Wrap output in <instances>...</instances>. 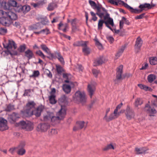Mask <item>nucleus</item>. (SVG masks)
<instances>
[{
  "instance_id": "obj_39",
  "label": "nucleus",
  "mask_w": 157,
  "mask_h": 157,
  "mask_svg": "<svg viewBox=\"0 0 157 157\" xmlns=\"http://www.w3.org/2000/svg\"><path fill=\"white\" fill-rule=\"evenodd\" d=\"M150 63L151 65H155L157 64V56L153 57L150 58L149 59Z\"/></svg>"
},
{
  "instance_id": "obj_47",
  "label": "nucleus",
  "mask_w": 157,
  "mask_h": 157,
  "mask_svg": "<svg viewBox=\"0 0 157 157\" xmlns=\"http://www.w3.org/2000/svg\"><path fill=\"white\" fill-rule=\"evenodd\" d=\"M110 149H114L113 146L111 144H108L106 147H104L103 148V150L106 151Z\"/></svg>"
},
{
  "instance_id": "obj_35",
  "label": "nucleus",
  "mask_w": 157,
  "mask_h": 157,
  "mask_svg": "<svg viewBox=\"0 0 157 157\" xmlns=\"http://www.w3.org/2000/svg\"><path fill=\"white\" fill-rule=\"evenodd\" d=\"M87 41H78L73 44V45L75 46H81L82 47L86 45V43H87Z\"/></svg>"
},
{
  "instance_id": "obj_29",
  "label": "nucleus",
  "mask_w": 157,
  "mask_h": 157,
  "mask_svg": "<svg viewBox=\"0 0 157 157\" xmlns=\"http://www.w3.org/2000/svg\"><path fill=\"white\" fill-rule=\"evenodd\" d=\"M103 57L100 56L96 59L94 62V66H97L102 64L103 63Z\"/></svg>"
},
{
  "instance_id": "obj_10",
  "label": "nucleus",
  "mask_w": 157,
  "mask_h": 157,
  "mask_svg": "<svg viewBox=\"0 0 157 157\" xmlns=\"http://www.w3.org/2000/svg\"><path fill=\"white\" fill-rule=\"evenodd\" d=\"M97 11L96 14L101 19L105 13H107V10H106L104 8L102 7L101 5L98 7H97Z\"/></svg>"
},
{
  "instance_id": "obj_13",
  "label": "nucleus",
  "mask_w": 157,
  "mask_h": 157,
  "mask_svg": "<svg viewBox=\"0 0 157 157\" xmlns=\"http://www.w3.org/2000/svg\"><path fill=\"white\" fill-rule=\"evenodd\" d=\"M145 110L150 114V116H153L154 114L156 113V111L153 107L151 108L148 104H147L144 108Z\"/></svg>"
},
{
  "instance_id": "obj_38",
  "label": "nucleus",
  "mask_w": 157,
  "mask_h": 157,
  "mask_svg": "<svg viewBox=\"0 0 157 157\" xmlns=\"http://www.w3.org/2000/svg\"><path fill=\"white\" fill-rule=\"evenodd\" d=\"M23 13L24 14L28 12L30 10V6L27 5L22 6Z\"/></svg>"
},
{
  "instance_id": "obj_63",
  "label": "nucleus",
  "mask_w": 157,
  "mask_h": 157,
  "mask_svg": "<svg viewBox=\"0 0 157 157\" xmlns=\"http://www.w3.org/2000/svg\"><path fill=\"white\" fill-rule=\"evenodd\" d=\"M31 93V90L28 89L25 90L24 93L23 94L24 96H28L29 94Z\"/></svg>"
},
{
  "instance_id": "obj_53",
  "label": "nucleus",
  "mask_w": 157,
  "mask_h": 157,
  "mask_svg": "<svg viewBox=\"0 0 157 157\" xmlns=\"http://www.w3.org/2000/svg\"><path fill=\"white\" fill-rule=\"evenodd\" d=\"M7 50V51H5V54L8 55H10L11 56H12L13 55H17L18 54V53L17 52L15 51L13 53H11L10 51L8 50Z\"/></svg>"
},
{
  "instance_id": "obj_27",
  "label": "nucleus",
  "mask_w": 157,
  "mask_h": 157,
  "mask_svg": "<svg viewBox=\"0 0 157 157\" xmlns=\"http://www.w3.org/2000/svg\"><path fill=\"white\" fill-rule=\"evenodd\" d=\"M40 23H37L36 24H33L28 27L29 30L30 31H34L35 30L39 29L41 28Z\"/></svg>"
},
{
  "instance_id": "obj_5",
  "label": "nucleus",
  "mask_w": 157,
  "mask_h": 157,
  "mask_svg": "<svg viewBox=\"0 0 157 157\" xmlns=\"http://www.w3.org/2000/svg\"><path fill=\"white\" fill-rule=\"evenodd\" d=\"M17 6V2L13 0H10L8 2L0 0V8L3 7L5 9H9L10 7H16Z\"/></svg>"
},
{
  "instance_id": "obj_16",
  "label": "nucleus",
  "mask_w": 157,
  "mask_h": 157,
  "mask_svg": "<svg viewBox=\"0 0 157 157\" xmlns=\"http://www.w3.org/2000/svg\"><path fill=\"white\" fill-rule=\"evenodd\" d=\"M3 46L7 50L13 48L16 49L17 47L15 43L12 40H9L8 43L6 44H3Z\"/></svg>"
},
{
  "instance_id": "obj_21",
  "label": "nucleus",
  "mask_w": 157,
  "mask_h": 157,
  "mask_svg": "<svg viewBox=\"0 0 157 157\" xmlns=\"http://www.w3.org/2000/svg\"><path fill=\"white\" fill-rule=\"evenodd\" d=\"M68 98L64 95H62L59 99V103L61 105V108H62L63 106H65L67 104Z\"/></svg>"
},
{
  "instance_id": "obj_50",
  "label": "nucleus",
  "mask_w": 157,
  "mask_h": 157,
  "mask_svg": "<svg viewBox=\"0 0 157 157\" xmlns=\"http://www.w3.org/2000/svg\"><path fill=\"white\" fill-rule=\"evenodd\" d=\"M25 153V150L23 148H21L18 149L17 151V153L19 155H23Z\"/></svg>"
},
{
  "instance_id": "obj_20",
  "label": "nucleus",
  "mask_w": 157,
  "mask_h": 157,
  "mask_svg": "<svg viewBox=\"0 0 157 157\" xmlns=\"http://www.w3.org/2000/svg\"><path fill=\"white\" fill-rule=\"evenodd\" d=\"M142 42L141 39L140 37L137 38L135 45V51L137 52H139L142 45Z\"/></svg>"
},
{
  "instance_id": "obj_34",
  "label": "nucleus",
  "mask_w": 157,
  "mask_h": 157,
  "mask_svg": "<svg viewBox=\"0 0 157 157\" xmlns=\"http://www.w3.org/2000/svg\"><path fill=\"white\" fill-rule=\"evenodd\" d=\"M63 88L64 92L67 94H68L71 92V86L69 85L64 84L63 86Z\"/></svg>"
},
{
  "instance_id": "obj_28",
  "label": "nucleus",
  "mask_w": 157,
  "mask_h": 157,
  "mask_svg": "<svg viewBox=\"0 0 157 157\" xmlns=\"http://www.w3.org/2000/svg\"><path fill=\"white\" fill-rule=\"evenodd\" d=\"M54 54L56 56V58H54L53 59H55L56 58H57L61 63L63 65H64L65 63L64 59L63 56L61 55L60 53L59 52H57L55 53V54Z\"/></svg>"
},
{
  "instance_id": "obj_6",
  "label": "nucleus",
  "mask_w": 157,
  "mask_h": 157,
  "mask_svg": "<svg viewBox=\"0 0 157 157\" xmlns=\"http://www.w3.org/2000/svg\"><path fill=\"white\" fill-rule=\"evenodd\" d=\"M125 114L127 119L128 120L134 118L135 116L134 111L129 105L127 106L125 110Z\"/></svg>"
},
{
  "instance_id": "obj_24",
  "label": "nucleus",
  "mask_w": 157,
  "mask_h": 157,
  "mask_svg": "<svg viewBox=\"0 0 157 157\" xmlns=\"http://www.w3.org/2000/svg\"><path fill=\"white\" fill-rule=\"evenodd\" d=\"M58 29L62 30L63 32H66L67 29H69V26L68 24L66 23L63 24L61 22L58 25Z\"/></svg>"
},
{
  "instance_id": "obj_40",
  "label": "nucleus",
  "mask_w": 157,
  "mask_h": 157,
  "mask_svg": "<svg viewBox=\"0 0 157 157\" xmlns=\"http://www.w3.org/2000/svg\"><path fill=\"white\" fill-rule=\"evenodd\" d=\"M49 30L47 29H43L41 31L39 32H35L34 31L33 33L35 34H39L41 33H45L46 34H48L49 33Z\"/></svg>"
},
{
  "instance_id": "obj_11",
  "label": "nucleus",
  "mask_w": 157,
  "mask_h": 157,
  "mask_svg": "<svg viewBox=\"0 0 157 157\" xmlns=\"http://www.w3.org/2000/svg\"><path fill=\"white\" fill-rule=\"evenodd\" d=\"M20 118V115L19 114L15 112L9 115L8 118L9 121L11 123H14L17 119Z\"/></svg>"
},
{
  "instance_id": "obj_30",
  "label": "nucleus",
  "mask_w": 157,
  "mask_h": 157,
  "mask_svg": "<svg viewBox=\"0 0 157 157\" xmlns=\"http://www.w3.org/2000/svg\"><path fill=\"white\" fill-rule=\"evenodd\" d=\"M87 43H86V45L83 47L82 51L85 55H87L90 53V49L87 45Z\"/></svg>"
},
{
  "instance_id": "obj_58",
  "label": "nucleus",
  "mask_w": 157,
  "mask_h": 157,
  "mask_svg": "<svg viewBox=\"0 0 157 157\" xmlns=\"http://www.w3.org/2000/svg\"><path fill=\"white\" fill-rule=\"evenodd\" d=\"M92 72L95 77L97 78V75L99 73V71L96 69H94L92 70Z\"/></svg>"
},
{
  "instance_id": "obj_49",
  "label": "nucleus",
  "mask_w": 157,
  "mask_h": 157,
  "mask_svg": "<svg viewBox=\"0 0 157 157\" xmlns=\"http://www.w3.org/2000/svg\"><path fill=\"white\" fill-rule=\"evenodd\" d=\"M41 23L43 25H48L49 23V21L46 17L43 18L41 21Z\"/></svg>"
},
{
  "instance_id": "obj_2",
  "label": "nucleus",
  "mask_w": 157,
  "mask_h": 157,
  "mask_svg": "<svg viewBox=\"0 0 157 157\" xmlns=\"http://www.w3.org/2000/svg\"><path fill=\"white\" fill-rule=\"evenodd\" d=\"M36 104L33 101H29L26 104L23 110L21 111V114L24 117L30 116L33 114V110Z\"/></svg>"
},
{
  "instance_id": "obj_32",
  "label": "nucleus",
  "mask_w": 157,
  "mask_h": 157,
  "mask_svg": "<svg viewBox=\"0 0 157 157\" xmlns=\"http://www.w3.org/2000/svg\"><path fill=\"white\" fill-rule=\"evenodd\" d=\"M147 150L144 147H141L140 148L136 147L135 149V151L136 152L137 154L145 153Z\"/></svg>"
},
{
  "instance_id": "obj_7",
  "label": "nucleus",
  "mask_w": 157,
  "mask_h": 157,
  "mask_svg": "<svg viewBox=\"0 0 157 157\" xmlns=\"http://www.w3.org/2000/svg\"><path fill=\"white\" fill-rule=\"evenodd\" d=\"M19 124L22 128L26 130L31 131L33 128V124L30 122L22 121H20Z\"/></svg>"
},
{
  "instance_id": "obj_25",
  "label": "nucleus",
  "mask_w": 157,
  "mask_h": 157,
  "mask_svg": "<svg viewBox=\"0 0 157 157\" xmlns=\"http://www.w3.org/2000/svg\"><path fill=\"white\" fill-rule=\"evenodd\" d=\"M56 67L57 74L59 75H61L65 72L64 68L59 64H56Z\"/></svg>"
},
{
  "instance_id": "obj_33",
  "label": "nucleus",
  "mask_w": 157,
  "mask_h": 157,
  "mask_svg": "<svg viewBox=\"0 0 157 157\" xmlns=\"http://www.w3.org/2000/svg\"><path fill=\"white\" fill-rule=\"evenodd\" d=\"M25 56L29 59L33 57V54L32 51L28 49L25 52Z\"/></svg>"
},
{
  "instance_id": "obj_23",
  "label": "nucleus",
  "mask_w": 157,
  "mask_h": 157,
  "mask_svg": "<svg viewBox=\"0 0 157 157\" xmlns=\"http://www.w3.org/2000/svg\"><path fill=\"white\" fill-rule=\"evenodd\" d=\"M44 109V107L42 105L39 106L36 109L33 110V115H35L36 117H39L41 114V112Z\"/></svg>"
},
{
  "instance_id": "obj_52",
  "label": "nucleus",
  "mask_w": 157,
  "mask_h": 157,
  "mask_svg": "<svg viewBox=\"0 0 157 157\" xmlns=\"http://www.w3.org/2000/svg\"><path fill=\"white\" fill-rule=\"evenodd\" d=\"M96 45L99 49H101L102 48V45L99 42L97 38H95Z\"/></svg>"
},
{
  "instance_id": "obj_4",
  "label": "nucleus",
  "mask_w": 157,
  "mask_h": 157,
  "mask_svg": "<svg viewBox=\"0 0 157 157\" xmlns=\"http://www.w3.org/2000/svg\"><path fill=\"white\" fill-rule=\"evenodd\" d=\"M73 98L75 101L80 102L82 104L85 103L86 101L85 93L79 91L75 93Z\"/></svg>"
},
{
  "instance_id": "obj_54",
  "label": "nucleus",
  "mask_w": 157,
  "mask_h": 157,
  "mask_svg": "<svg viewBox=\"0 0 157 157\" xmlns=\"http://www.w3.org/2000/svg\"><path fill=\"white\" fill-rule=\"evenodd\" d=\"M36 53L37 54L41 57L43 59H44L45 57V56L40 50H39L36 51Z\"/></svg>"
},
{
  "instance_id": "obj_14",
  "label": "nucleus",
  "mask_w": 157,
  "mask_h": 157,
  "mask_svg": "<svg viewBox=\"0 0 157 157\" xmlns=\"http://www.w3.org/2000/svg\"><path fill=\"white\" fill-rule=\"evenodd\" d=\"M7 121L2 117L0 118V130L4 131L8 129V127L7 124Z\"/></svg>"
},
{
  "instance_id": "obj_22",
  "label": "nucleus",
  "mask_w": 157,
  "mask_h": 157,
  "mask_svg": "<svg viewBox=\"0 0 157 157\" xmlns=\"http://www.w3.org/2000/svg\"><path fill=\"white\" fill-rule=\"evenodd\" d=\"M104 23L105 24V26L111 30L113 31V29L109 26V25H111L112 26H114V24L113 19L112 18H109V19L104 20Z\"/></svg>"
},
{
  "instance_id": "obj_46",
  "label": "nucleus",
  "mask_w": 157,
  "mask_h": 157,
  "mask_svg": "<svg viewBox=\"0 0 157 157\" xmlns=\"http://www.w3.org/2000/svg\"><path fill=\"white\" fill-rule=\"evenodd\" d=\"M40 75V72L38 71H34L33 72V74L32 75H30V77L33 78H37Z\"/></svg>"
},
{
  "instance_id": "obj_3",
  "label": "nucleus",
  "mask_w": 157,
  "mask_h": 157,
  "mask_svg": "<svg viewBox=\"0 0 157 157\" xmlns=\"http://www.w3.org/2000/svg\"><path fill=\"white\" fill-rule=\"evenodd\" d=\"M66 113V110L63 108H61L57 114V116H54L52 113H51V121L52 122L56 121L59 120H62L64 118Z\"/></svg>"
},
{
  "instance_id": "obj_55",
  "label": "nucleus",
  "mask_w": 157,
  "mask_h": 157,
  "mask_svg": "<svg viewBox=\"0 0 157 157\" xmlns=\"http://www.w3.org/2000/svg\"><path fill=\"white\" fill-rule=\"evenodd\" d=\"M51 113L48 114V115L44 117V121H48L51 120Z\"/></svg>"
},
{
  "instance_id": "obj_43",
  "label": "nucleus",
  "mask_w": 157,
  "mask_h": 157,
  "mask_svg": "<svg viewBox=\"0 0 157 157\" xmlns=\"http://www.w3.org/2000/svg\"><path fill=\"white\" fill-rule=\"evenodd\" d=\"M104 23V21L103 20L100 19L99 20L98 24V29L99 30H101L102 29L103 24Z\"/></svg>"
},
{
  "instance_id": "obj_61",
  "label": "nucleus",
  "mask_w": 157,
  "mask_h": 157,
  "mask_svg": "<svg viewBox=\"0 0 157 157\" xmlns=\"http://www.w3.org/2000/svg\"><path fill=\"white\" fill-rule=\"evenodd\" d=\"M105 15H104L103 17H104L103 20H106L109 19V18H111L109 16V14L108 13L107 11V13H105Z\"/></svg>"
},
{
  "instance_id": "obj_48",
  "label": "nucleus",
  "mask_w": 157,
  "mask_h": 157,
  "mask_svg": "<svg viewBox=\"0 0 157 157\" xmlns=\"http://www.w3.org/2000/svg\"><path fill=\"white\" fill-rule=\"evenodd\" d=\"M14 109V106L10 104L8 105L5 109V111L10 112Z\"/></svg>"
},
{
  "instance_id": "obj_44",
  "label": "nucleus",
  "mask_w": 157,
  "mask_h": 157,
  "mask_svg": "<svg viewBox=\"0 0 157 157\" xmlns=\"http://www.w3.org/2000/svg\"><path fill=\"white\" fill-rule=\"evenodd\" d=\"M89 2L92 7L94 9H97V7H98L100 6H97L94 2L91 0H89Z\"/></svg>"
},
{
  "instance_id": "obj_26",
  "label": "nucleus",
  "mask_w": 157,
  "mask_h": 157,
  "mask_svg": "<svg viewBox=\"0 0 157 157\" xmlns=\"http://www.w3.org/2000/svg\"><path fill=\"white\" fill-rule=\"evenodd\" d=\"M123 67V66L122 65H120L117 67V70L116 78H121Z\"/></svg>"
},
{
  "instance_id": "obj_41",
  "label": "nucleus",
  "mask_w": 157,
  "mask_h": 157,
  "mask_svg": "<svg viewBox=\"0 0 157 157\" xmlns=\"http://www.w3.org/2000/svg\"><path fill=\"white\" fill-rule=\"evenodd\" d=\"M56 6V5L54 3H50L47 7L48 10L49 11L53 10Z\"/></svg>"
},
{
  "instance_id": "obj_56",
  "label": "nucleus",
  "mask_w": 157,
  "mask_h": 157,
  "mask_svg": "<svg viewBox=\"0 0 157 157\" xmlns=\"http://www.w3.org/2000/svg\"><path fill=\"white\" fill-rule=\"evenodd\" d=\"M123 105V104L122 103H121L120 104H119L116 107V109L114 111V113L115 114H116L117 113H117L119 109H120Z\"/></svg>"
},
{
  "instance_id": "obj_9",
  "label": "nucleus",
  "mask_w": 157,
  "mask_h": 157,
  "mask_svg": "<svg viewBox=\"0 0 157 157\" xmlns=\"http://www.w3.org/2000/svg\"><path fill=\"white\" fill-rule=\"evenodd\" d=\"M50 125L48 123H41L37 126V131L41 132L46 131L50 128Z\"/></svg>"
},
{
  "instance_id": "obj_31",
  "label": "nucleus",
  "mask_w": 157,
  "mask_h": 157,
  "mask_svg": "<svg viewBox=\"0 0 157 157\" xmlns=\"http://www.w3.org/2000/svg\"><path fill=\"white\" fill-rule=\"evenodd\" d=\"M137 85L141 89H143L145 91H152V89L150 87L143 84H138Z\"/></svg>"
},
{
  "instance_id": "obj_57",
  "label": "nucleus",
  "mask_w": 157,
  "mask_h": 157,
  "mask_svg": "<svg viewBox=\"0 0 157 157\" xmlns=\"http://www.w3.org/2000/svg\"><path fill=\"white\" fill-rule=\"evenodd\" d=\"M90 14L92 16V19L94 21H96L97 19V17L96 16L95 13L92 11H91L90 12Z\"/></svg>"
},
{
  "instance_id": "obj_42",
  "label": "nucleus",
  "mask_w": 157,
  "mask_h": 157,
  "mask_svg": "<svg viewBox=\"0 0 157 157\" xmlns=\"http://www.w3.org/2000/svg\"><path fill=\"white\" fill-rule=\"evenodd\" d=\"M143 103V101L142 100L138 98L136 100L135 102V105L136 107H138L139 105H141Z\"/></svg>"
},
{
  "instance_id": "obj_12",
  "label": "nucleus",
  "mask_w": 157,
  "mask_h": 157,
  "mask_svg": "<svg viewBox=\"0 0 157 157\" xmlns=\"http://www.w3.org/2000/svg\"><path fill=\"white\" fill-rule=\"evenodd\" d=\"M145 110L150 114V116H153L154 114L156 113V111L153 107L151 108L148 104H147L144 108Z\"/></svg>"
},
{
  "instance_id": "obj_60",
  "label": "nucleus",
  "mask_w": 157,
  "mask_h": 157,
  "mask_svg": "<svg viewBox=\"0 0 157 157\" xmlns=\"http://www.w3.org/2000/svg\"><path fill=\"white\" fill-rule=\"evenodd\" d=\"M7 32V30L6 29L4 28H0V34H2Z\"/></svg>"
},
{
  "instance_id": "obj_18",
  "label": "nucleus",
  "mask_w": 157,
  "mask_h": 157,
  "mask_svg": "<svg viewBox=\"0 0 157 157\" xmlns=\"http://www.w3.org/2000/svg\"><path fill=\"white\" fill-rule=\"evenodd\" d=\"M85 124L84 121H77L76 126L73 127V131H76L82 129L85 126Z\"/></svg>"
},
{
  "instance_id": "obj_59",
  "label": "nucleus",
  "mask_w": 157,
  "mask_h": 157,
  "mask_svg": "<svg viewBox=\"0 0 157 157\" xmlns=\"http://www.w3.org/2000/svg\"><path fill=\"white\" fill-rule=\"evenodd\" d=\"M25 49V45H21L18 49L19 51L20 52H24Z\"/></svg>"
},
{
  "instance_id": "obj_19",
  "label": "nucleus",
  "mask_w": 157,
  "mask_h": 157,
  "mask_svg": "<svg viewBox=\"0 0 157 157\" xmlns=\"http://www.w3.org/2000/svg\"><path fill=\"white\" fill-rule=\"evenodd\" d=\"M120 114V113L119 112H118V113H116V114H115L114 113H111L108 117L107 116L106 118H104L103 119L106 122H109L118 117Z\"/></svg>"
},
{
  "instance_id": "obj_37",
  "label": "nucleus",
  "mask_w": 157,
  "mask_h": 157,
  "mask_svg": "<svg viewBox=\"0 0 157 157\" xmlns=\"http://www.w3.org/2000/svg\"><path fill=\"white\" fill-rule=\"evenodd\" d=\"M56 96L54 94H51L49 97L50 103L52 104H54L57 101L55 99Z\"/></svg>"
},
{
  "instance_id": "obj_45",
  "label": "nucleus",
  "mask_w": 157,
  "mask_h": 157,
  "mask_svg": "<svg viewBox=\"0 0 157 157\" xmlns=\"http://www.w3.org/2000/svg\"><path fill=\"white\" fill-rule=\"evenodd\" d=\"M22 8V6L21 5H20L17 6L14 9L16 12L23 13Z\"/></svg>"
},
{
  "instance_id": "obj_64",
  "label": "nucleus",
  "mask_w": 157,
  "mask_h": 157,
  "mask_svg": "<svg viewBox=\"0 0 157 157\" xmlns=\"http://www.w3.org/2000/svg\"><path fill=\"white\" fill-rule=\"evenodd\" d=\"M76 68L79 71H82L83 68L82 66L80 64H77Z\"/></svg>"
},
{
  "instance_id": "obj_17",
  "label": "nucleus",
  "mask_w": 157,
  "mask_h": 157,
  "mask_svg": "<svg viewBox=\"0 0 157 157\" xmlns=\"http://www.w3.org/2000/svg\"><path fill=\"white\" fill-rule=\"evenodd\" d=\"M113 5L118 6V5H122L124 6L128 10H130L132 9V7L129 6L127 4L125 3L124 1L121 0H117L116 2H112Z\"/></svg>"
},
{
  "instance_id": "obj_36",
  "label": "nucleus",
  "mask_w": 157,
  "mask_h": 157,
  "mask_svg": "<svg viewBox=\"0 0 157 157\" xmlns=\"http://www.w3.org/2000/svg\"><path fill=\"white\" fill-rule=\"evenodd\" d=\"M139 7L143 10L144 9L146 8L150 9L152 7L150 4L145 3L144 4L140 5L139 6Z\"/></svg>"
},
{
  "instance_id": "obj_51",
  "label": "nucleus",
  "mask_w": 157,
  "mask_h": 157,
  "mask_svg": "<svg viewBox=\"0 0 157 157\" xmlns=\"http://www.w3.org/2000/svg\"><path fill=\"white\" fill-rule=\"evenodd\" d=\"M63 77L64 78H71L72 76L70 73H63Z\"/></svg>"
},
{
  "instance_id": "obj_8",
  "label": "nucleus",
  "mask_w": 157,
  "mask_h": 157,
  "mask_svg": "<svg viewBox=\"0 0 157 157\" xmlns=\"http://www.w3.org/2000/svg\"><path fill=\"white\" fill-rule=\"evenodd\" d=\"M41 48L43 51L46 52L48 55V56L47 57L50 59H53L54 58H55L56 56L54 54L51 53L49 49L44 44H42L40 46Z\"/></svg>"
},
{
  "instance_id": "obj_1",
  "label": "nucleus",
  "mask_w": 157,
  "mask_h": 157,
  "mask_svg": "<svg viewBox=\"0 0 157 157\" xmlns=\"http://www.w3.org/2000/svg\"><path fill=\"white\" fill-rule=\"evenodd\" d=\"M17 18V15L10 10L4 11L0 10V23L4 26H9L12 20H15Z\"/></svg>"
},
{
  "instance_id": "obj_15",
  "label": "nucleus",
  "mask_w": 157,
  "mask_h": 157,
  "mask_svg": "<svg viewBox=\"0 0 157 157\" xmlns=\"http://www.w3.org/2000/svg\"><path fill=\"white\" fill-rule=\"evenodd\" d=\"M96 84H89L87 86V91L89 94L90 97L91 98L93 95L94 91L96 90Z\"/></svg>"
},
{
  "instance_id": "obj_62",
  "label": "nucleus",
  "mask_w": 157,
  "mask_h": 157,
  "mask_svg": "<svg viewBox=\"0 0 157 157\" xmlns=\"http://www.w3.org/2000/svg\"><path fill=\"white\" fill-rule=\"evenodd\" d=\"M145 13H143L135 17L136 19H140L144 18Z\"/></svg>"
}]
</instances>
